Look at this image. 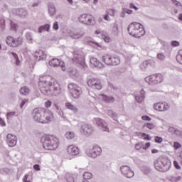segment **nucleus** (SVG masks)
Returning a JSON list of instances; mask_svg holds the SVG:
<instances>
[{"label": "nucleus", "mask_w": 182, "mask_h": 182, "mask_svg": "<svg viewBox=\"0 0 182 182\" xmlns=\"http://www.w3.org/2000/svg\"><path fill=\"white\" fill-rule=\"evenodd\" d=\"M85 153L88 157L96 159V157L102 154V148L99 146H91L86 149Z\"/></svg>", "instance_id": "10"}, {"label": "nucleus", "mask_w": 182, "mask_h": 182, "mask_svg": "<svg viewBox=\"0 0 182 182\" xmlns=\"http://www.w3.org/2000/svg\"><path fill=\"white\" fill-rule=\"evenodd\" d=\"M154 141L156 142V143H159V144L163 143V138L162 137H160V136H156L154 137Z\"/></svg>", "instance_id": "49"}, {"label": "nucleus", "mask_w": 182, "mask_h": 182, "mask_svg": "<svg viewBox=\"0 0 182 182\" xmlns=\"http://www.w3.org/2000/svg\"><path fill=\"white\" fill-rule=\"evenodd\" d=\"M156 77L154 76V75L148 76L146 77H145V82H146V83H148V85H151V86H153L154 85H156Z\"/></svg>", "instance_id": "30"}, {"label": "nucleus", "mask_w": 182, "mask_h": 182, "mask_svg": "<svg viewBox=\"0 0 182 182\" xmlns=\"http://www.w3.org/2000/svg\"><path fill=\"white\" fill-rule=\"evenodd\" d=\"M120 64V58L119 57H111V63L109 64V66H117V65Z\"/></svg>", "instance_id": "32"}, {"label": "nucleus", "mask_w": 182, "mask_h": 182, "mask_svg": "<svg viewBox=\"0 0 182 182\" xmlns=\"http://www.w3.org/2000/svg\"><path fill=\"white\" fill-rule=\"evenodd\" d=\"M32 117L34 122L41 123V124H48L50 122H53L55 117L53 112L49 109L43 111L42 108H36L32 113Z\"/></svg>", "instance_id": "2"}, {"label": "nucleus", "mask_w": 182, "mask_h": 182, "mask_svg": "<svg viewBox=\"0 0 182 182\" xmlns=\"http://www.w3.org/2000/svg\"><path fill=\"white\" fill-rule=\"evenodd\" d=\"M48 65L51 66V68H58V66H60L61 70L65 72L66 70V67L65 66V63L63 61H60V60L58 58H53L49 61Z\"/></svg>", "instance_id": "14"}, {"label": "nucleus", "mask_w": 182, "mask_h": 182, "mask_svg": "<svg viewBox=\"0 0 182 182\" xmlns=\"http://www.w3.org/2000/svg\"><path fill=\"white\" fill-rule=\"evenodd\" d=\"M66 151L69 156H77L79 154V148L74 144H71L67 147Z\"/></svg>", "instance_id": "17"}, {"label": "nucleus", "mask_w": 182, "mask_h": 182, "mask_svg": "<svg viewBox=\"0 0 182 182\" xmlns=\"http://www.w3.org/2000/svg\"><path fill=\"white\" fill-rule=\"evenodd\" d=\"M102 60L105 65L110 66V63H112V55L107 53L105 54L102 58Z\"/></svg>", "instance_id": "29"}, {"label": "nucleus", "mask_w": 182, "mask_h": 182, "mask_svg": "<svg viewBox=\"0 0 182 182\" xmlns=\"http://www.w3.org/2000/svg\"><path fill=\"white\" fill-rule=\"evenodd\" d=\"M171 46H179L180 43H178V41H173L171 42Z\"/></svg>", "instance_id": "61"}, {"label": "nucleus", "mask_w": 182, "mask_h": 182, "mask_svg": "<svg viewBox=\"0 0 182 182\" xmlns=\"http://www.w3.org/2000/svg\"><path fill=\"white\" fill-rule=\"evenodd\" d=\"M154 167L158 171L164 173L170 170V168L171 167V164H170V162L166 161V159L163 158H159L155 161Z\"/></svg>", "instance_id": "5"}, {"label": "nucleus", "mask_w": 182, "mask_h": 182, "mask_svg": "<svg viewBox=\"0 0 182 182\" xmlns=\"http://www.w3.org/2000/svg\"><path fill=\"white\" fill-rule=\"evenodd\" d=\"M29 177V175H28V174H26L25 176H24V177L23 178V182H31V181H28V178Z\"/></svg>", "instance_id": "64"}, {"label": "nucleus", "mask_w": 182, "mask_h": 182, "mask_svg": "<svg viewBox=\"0 0 182 182\" xmlns=\"http://www.w3.org/2000/svg\"><path fill=\"white\" fill-rule=\"evenodd\" d=\"M26 38L29 43H32V42H33V36L31 33H26Z\"/></svg>", "instance_id": "41"}, {"label": "nucleus", "mask_w": 182, "mask_h": 182, "mask_svg": "<svg viewBox=\"0 0 182 182\" xmlns=\"http://www.w3.org/2000/svg\"><path fill=\"white\" fill-rule=\"evenodd\" d=\"M154 109L157 112H167L170 109V105L166 102H156L154 105Z\"/></svg>", "instance_id": "13"}, {"label": "nucleus", "mask_w": 182, "mask_h": 182, "mask_svg": "<svg viewBox=\"0 0 182 182\" xmlns=\"http://www.w3.org/2000/svg\"><path fill=\"white\" fill-rule=\"evenodd\" d=\"M150 146H151V144L150 142H147L145 144V146L143 145L142 149L144 150H147V149H149V147H150Z\"/></svg>", "instance_id": "60"}, {"label": "nucleus", "mask_w": 182, "mask_h": 182, "mask_svg": "<svg viewBox=\"0 0 182 182\" xmlns=\"http://www.w3.org/2000/svg\"><path fill=\"white\" fill-rule=\"evenodd\" d=\"M121 173L124 176V177H127V178H132V177H134V172L132 171L130 167L127 166H122L120 167Z\"/></svg>", "instance_id": "15"}, {"label": "nucleus", "mask_w": 182, "mask_h": 182, "mask_svg": "<svg viewBox=\"0 0 182 182\" xmlns=\"http://www.w3.org/2000/svg\"><path fill=\"white\" fill-rule=\"evenodd\" d=\"M10 26L11 31H16V25L12 21H11Z\"/></svg>", "instance_id": "53"}, {"label": "nucleus", "mask_w": 182, "mask_h": 182, "mask_svg": "<svg viewBox=\"0 0 182 182\" xmlns=\"http://www.w3.org/2000/svg\"><path fill=\"white\" fill-rule=\"evenodd\" d=\"M155 77V83L157 85L158 83H161L163 82V75L161 74L154 75Z\"/></svg>", "instance_id": "37"}, {"label": "nucleus", "mask_w": 182, "mask_h": 182, "mask_svg": "<svg viewBox=\"0 0 182 182\" xmlns=\"http://www.w3.org/2000/svg\"><path fill=\"white\" fill-rule=\"evenodd\" d=\"M173 165H174L175 168H176V170H181V166H180V165H178V162H177V161H173Z\"/></svg>", "instance_id": "56"}, {"label": "nucleus", "mask_w": 182, "mask_h": 182, "mask_svg": "<svg viewBox=\"0 0 182 182\" xmlns=\"http://www.w3.org/2000/svg\"><path fill=\"white\" fill-rule=\"evenodd\" d=\"M54 106L57 110V113H58V114L60 116V117H65V114H63V111H62V109H60V107H59V105H58V104L55 103Z\"/></svg>", "instance_id": "38"}, {"label": "nucleus", "mask_w": 182, "mask_h": 182, "mask_svg": "<svg viewBox=\"0 0 182 182\" xmlns=\"http://www.w3.org/2000/svg\"><path fill=\"white\" fill-rule=\"evenodd\" d=\"M80 132L81 134L89 136L93 134V132H95V128H93L92 125L84 124L80 127Z\"/></svg>", "instance_id": "11"}, {"label": "nucleus", "mask_w": 182, "mask_h": 182, "mask_svg": "<svg viewBox=\"0 0 182 182\" xmlns=\"http://www.w3.org/2000/svg\"><path fill=\"white\" fill-rule=\"evenodd\" d=\"M145 93L146 92H144V90H141L138 95H134L135 100L137 103L143 102Z\"/></svg>", "instance_id": "23"}, {"label": "nucleus", "mask_w": 182, "mask_h": 182, "mask_svg": "<svg viewBox=\"0 0 182 182\" xmlns=\"http://www.w3.org/2000/svg\"><path fill=\"white\" fill-rule=\"evenodd\" d=\"M41 142L46 150H56L59 147V139L53 135H44Z\"/></svg>", "instance_id": "3"}, {"label": "nucleus", "mask_w": 182, "mask_h": 182, "mask_svg": "<svg viewBox=\"0 0 182 182\" xmlns=\"http://www.w3.org/2000/svg\"><path fill=\"white\" fill-rule=\"evenodd\" d=\"M23 42V38L22 36H19L17 38L12 37V36H8L6 38V43L10 48H19L22 43Z\"/></svg>", "instance_id": "7"}, {"label": "nucleus", "mask_w": 182, "mask_h": 182, "mask_svg": "<svg viewBox=\"0 0 182 182\" xmlns=\"http://www.w3.org/2000/svg\"><path fill=\"white\" fill-rule=\"evenodd\" d=\"M48 14L50 16H53L56 14V8H55V4L52 3L48 4Z\"/></svg>", "instance_id": "31"}, {"label": "nucleus", "mask_w": 182, "mask_h": 182, "mask_svg": "<svg viewBox=\"0 0 182 182\" xmlns=\"http://www.w3.org/2000/svg\"><path fill=\"white\" fill-rule=\"evenodd\" d=\"M112 26V33L114 36H119L120 35V30L119 29V24L117 23H114L111 25Z\"/></svg>", "instance_id": "25"}, {"label": "nucleus", "mask_w": 182, "mask_h": 182, "mask_svg": "<svg viewBox=\"0 0 182 182\" xmlns=\"http://www.w3.org/2000/svg\"><path fill=\"white\" fill-rule=\"evenodd\" d=\"M65 178L67 182H77V176L75 174L67 173Z\"/></svg>", "instance_id": "28"}, {"label": "nucleus", "mask_w": 182, "mask_h": 182, "mask_svg": "<svg viewBox=\"0 0 182 182\" xmlns=\"http://www.w3.org/2000/svg\"><path fill=\"white\" fill-rule=\"evenodd\" d=\"M70 76L73 77H77V76H79V73L76 70H73L70 72Z\"/></svg>", "instance_id": "44"}, {"label": "nucleus", "mask_w": 182, "mask_h": 182, "mask_svg": "<svg viewBox=\"0 0 182 182\" xmlns=\"http://www.w3.org/2000/svg\"><path fill=\"white\" fill-rule=\"evenodd\" d=\"M27 102H28V100H26V99L21 100V102L20 104L21 109H22V107H23L25 106V105H26Z\"/></svg>", "instance_id": "55"}, {"label": "nucleus", "mask_w": 182, "mask_h": 182, "mask_svg": "<svg viewBox=\"0 0 182 182\" xmlns=\"http://www.w3.org/2000/svg\"><path fill=\"white\" fill-rule=\"evenodd\" d=\"M135 149H136V150H140V149H143V144H141V143L136 144Z\"/></svg>", "instance_id": "57"}, {"label": "nucleus", "mask_w": 182, "mask_h": 182, "mask_svg": "<svg viewBox=\"0 0 182 182\" xmlns=\"http://www.w3.org/2000/svg\"><path fill=\"white\" fill-rule=\"evenodd\" d=\"M129 8H130L131 9H134V11H139V8H138L137 6H136L134 5V4H133V3H131V4H129Z\"/></svg>", "instance_id": "59"}, {"label": "nucleus", "mask_w": 182, "mask_h": 182, "mask_svg": "<svg viewBox=\"0 0 182 182\" xmlns=\"http://www.w3.org/2000/svg\"><path fill=\"white\" fill-rule=\"evenodd\" d=\"M90 63L91 65H92L93 66H95V68H99L100 69H102V68H104V65L97 60V58H90Z\"/></svg>", "instance_id": "24"}, {"label": "nucleus", "mask_w": 182, "mask_h": 182, "mask_svg": "<svg viewBox=\"0 0 182 182\" xmlns=\"http://www.w3.org/2000/svg\"><path fill=\"white\" fill-rule=\"evenodd\" d=\"M168 132L171 133V134H175V136L182 137V131L176 127H169L168 129Z\"/></svg>", "instance_id": "21"}, {"label": "nucleus", "mask_w": 182, "mask_h": 182, "mask_svg": "<svg viewBox=\"0 0 182 182\" xmlns=\"http://www.w3.org/2000/svg\"><path fill=\"white\" fill-rule=\"evenodd\" d=\"M10 172H11V170L8 168H4L0 169L1 174H9V173H10Z\"/></svg>", "instance_id": "46"}, {"label": "nucleus", "mask_w": 182, "mask_h": 182, "mask_svg": "<svg viewBox=\"0 0 182 182\" xmlns=\"http://www.w3.org/2000/svg\"><path fill=\"white\" fill-rule=\"evenodd\" d=\"M33 55L37 60H45L46 59V53L42 50H36Z\"/></svg>", "instance_id": "20"}, {"label": "nucleus", "mask_w": 182, "mask_h": 182, "mask_svg": "<svg viewBox=\"0 0 182 182\" xmlns=\"http://www.w3.org/2000/svg\"><path fill=\"white\" fill-rule=\"evenodd\" d=\"M14 15H17L20 18H26L28 16V11L25 9H16L13 11Z\"/></svg>", "instance_id": "19"}, {"label": "nucleus", "mask_w": 182, "mask_h": 182, "mask_svg": "<svg viewBox=\"0 0 182 182\" xmlns=\"http://www.w3.org/2000/svg\"><path fill=\"white\" fill-rule=\"evenodd\" d=\"M157 58L159 60H164L166 59V55H164V53H158L157 55Z\"/></svg>", "instance_id": "47"}, {"label": "nucleus", "mask_w": 182, "mask_h": 182, "mask_svg": "<svg viewBox=\"0 0 182 182\" xmlns=\"http://www.w3.org/2000/svg\"><path fill=\"white\" fill-rule=\"evenodd\" d=\"M16 143H18V137L13 134H8L6 135V144L9 147H15Z\"/></svg>", "instance_id": "16"}, {"label": "nucleus", "mask_w": 182, "mask_h": 182, "mask_svg": "<svg viewBox=\"0 0 182 182\" xmlns=\"http://www.w3.org/2000/svg\"><path fill=\"white\" fill-rule=\"evenodd\" d=\"M16 114V112H10L6 114V119H9Z\"/></svg>", "instance_id": "48"}, {"label": "nucleus", "mask_w": 182, "mask_h": 182, "mask_svg": "<svg viewBox=\"0 0 182 182\" xmlns=\"http://www.w3.org/2000/svg\"><path fill=\"white\" fill-rule=\"evenodd\" d=\"M74 58H73V63H78L80 65L82 68L85 69L87 68L86 63H85V56L83 55V53L80 50H75L73 52Z\"/></svg>", "instance_id": "8"}, {"label": "nucleus", "mask_w": 182, "mask_h": 182, "mask_svg": "<svg viewBox=\"0 0 182 182\" xmlns=\"http://www.w3.org/2000/svg\"><path fill=\"white\" fill-rule=\"evenodd\" d=\"M100 99H102L105 103H113L114 102V97L112 96H107L106 95L102 94L100 95Z\"/></svg>", "instance_id": "26"}, {"label": "nucleus", "mask_w": 182, "mask_h": 182, "mask_svg": "<svg viewBox=\"0 0 182 182\" xmlns=\"http://www.w3.org/2000/svg\"><path fill=\"white\" fill-rule=\"evenodd\" d=\"M101 38L103 39V41L107 43H109V42H112V38H110V36L107 34V33L103 32L101 34Z\"/></svg>", "instance_id": "35"}, {"label": "nucleus", "mask_w": 182, "mask_h": 182, "mask_svg": "<svg viewBox=\"0 0 182 182\" xmlns=\"http://www.w3.org/2000/svg\"><path fill=\"white\" fill-rule=\"evenodd\" d=\"M68 35L73 39H80V38H83V36L85 35V32L79 31V32H77V33H73L72 31H69Z\"/></svg>", "instance_id": "22"}, {"label": "nucleus", "mask_w": 182, "mask_h": 182, "mask_svg": "<svg viewBox=\"0 0 182 182\" xmlns=\"http://www.w3.org/2000/svg\"><path fill=\"white\" fill-rule=\"evenodd\" d=\"M65 109L70 110L73 113H77V112H78L77 107H76V106L73 105L70 102H65Z\"/></svg>", "instance_id": "27"}, {"label": "nucleus", "mask_w": 182, "mask_h": 182, "mask_svg": "<svg viewBox=\"0 0 182 182\" xmlns=\"http://www.w3.org/2000/svg\"><path fill=\"white\" fill-rule=\"evenodd\" d=\"M87 83L90 87H92V89H96L97 90H100L102 87L100 80L97 78L89 79Z\"/></svg>", "instance_id": "12"}, {"label": "nucleus", "mask_w": 182, "mask_h": 182, "mask_svg": "<svg viewBox=\"0 0 182 182\" xmlns=\"http://www.w3.org/2000/svg\"><path fill=\"white\" fill-rule=\"evenodd\" d=\"M53 29L55 31H58V29H59V23H58V21H55L53 23Z\"/></svg>", "instance_id": "54"}, {"label": "nucleus", "mask_w": 182, "mask_h": 182, "mask_svg": "<svg viewBox=\"0 0 182 182\" xmlns=\"http://www.w3.org/2000/svg\"><path fill=\"white\" fill-rule=\"evenodd\" d=\"M107 113L108 116H109L110 117H112L113 119V120H117V114H116V113H114L113 111L107 110Z\"/></svg>", "instance_id": "39"}, {"label": "nucleus", "mask_w": 182, "mask_h": 182, "mask_svg": "<svg viewBox=\"0 0 182 182\" xmlns=\"http://www.w3.org/2000/svg\"><path fill=\"white\" fill-rule=\"evenodd\" d=\"M124 13L127 14L128 15H132V14H133V10L126 9H124Z\"/></svg>", "instance_id": "63"}, {"label": "nucleus", "mask_w": 182, "mask_h": 182, "mask_svg": "<svg viewBox=\"0 0 182 182\" xmlns=\"http://www.w3.org/2000/svg\"><path fill=\"white\" fill-rule=\"evenodd\" d=\"M50 29V25L45 24L38 28V33H42V32H49Z\"/></svg>", "instance_id": "34"}, {"label": "nucleus", "mask_w": 182, "mask_h": 182, "mask_svg": "<svg viewBox=\"0 0 182 182\" xmlns=\"http://www.w3.org/2000/svg\"><path fill=\"white\" fill-rule=\"evenodd\" d=\"M107 15L109 16H114V14H116V11L114 9H109L107 11Z\"/></svg>", "instance_id": "51"}, {"label": "nucleus", "mask_w": 182, "mask_h": 182, "mask_svg": "<svg viewBox=\"0 0 182 182\" xmlns=\"http://www.w3.org/2000/svg\"><path fill=\"white\" fill-rule=\"evenodd\" d=\"M11 55L13 58H14V60H16V64L18 65L19 63H21V61L19 60V58L18 57V54L15 53H11Z\"/></svg>", "instance_id": "42"}, {"label": "nucleus", "mask_w": 182, "mask_h": 182, "mask_svg": "<svg viewBox=\"0 0 182 182\" xmlns=\"http://www.w3.org/2000/svg\"><path fill=\"white\" fill-rule=\"evenodd\" d=\"M38 86L41 93L47 96H58V95L62 93L60 85L55 79H50L48 81V80H43L40 78Z\"/></svg>", "instance_id": "1"}, {"label": "nucleus", "mask_w": 182, "mask_h": 182, "mask_svg": "<svg viewBox=\"0 0 182 182\" xmlns=\"http://www.w3.org/2000/svg\"><path fill=\"white\" fill-rule=\"evenodd\" d=\"M127 31L129 35L134 36V38H141V36H144L146 33V31H144L143 26L137 22L130 23Z\"/></svg>", "instance_id": "4"}, {"label": "nucleus", "mask_w": 182, "mask_h": 182, "mask_svg": "<svg viewBox=\"0 0 182 182\" xmlns=\"http://www.w3.org/2000/svg\"><path fill=\"white\" fill-rule=\"evenodd\" d=\"M173 149H175V150H178V149H181V144H180L179 142H174Z\"/></svg>", "instance_id": "50"}, {"label": "nucleus", "mask_w": 182, "mask_h": 182, "mask_svg": "<svg viewBox=\"0 0 182 182\" xmlns=\"http://www.w3.org/2000/svg\"><path fill=\"white\" fill-rule=\"evenodd\" d=\"M141 119H142V120H144L145 122H151V118L147 115H143L141 117Z\"/></svg>", "instance_id": "52"}, {"label": "nucleus", "mask_w": 182, "mask_h": 182, "mask_svg": "<svg viewBox=\"0 0 182 182\" xmlns=\"http://www.w3.org/2000/svg\"><path fill=\"white\" fill-rule=\"evenodd\" d=\"M78 20L81 23L92 26L95 25V17L90 14H83L78 17Z\"/></svg>", "instance_id": "9"}, {"label": "nucleus", "mask_w": 182, "mask_h": 182, "mask_svg": "<svg viewBox=\"0 0 182 182\" xmlns=\"http://www.w3.org/2000/svg\"><path fill=\"white\" fill-rule=\"evenodd\" d=\"M31 92V90L28 87H22L20 89V93L21 95H23V96H26V95H29V92Z\"/></svg>", "instance_id": "36"}, {"label": "nucleus", "mask_w": 182, "mask_h": 182, "mask_svg": "<svg viewBox=\"0 0 182 182\" xmlns=\"http://www.w3.org/2000/svg\"><path fill=\"white\" fill-rule=\"evenodd\" d=\"M95 123L97 124L98 127H100L103 132H109V127H107V123L101 118H95Z\"/></svg>", "instance_id": "18"}, {"label": "nucleus", "mask_w": 182, "mask_h": 182, "mask_svg": "<svg viewBox=\"0 0 182 182\" xmlns=\"http://www.w3.org/2000/svg\"><path fill=\"white\" fill-rule=\"evenodd\" d=\"M11 55L13 58H14V60H16V64L18 65L19 63H21V61L19 60V58L18 57V54L15 53H11Z\"/></svg>", "instance_id": "43"}, {"label": "nucleus", "mask_w": 182, "mask_h": 182, "mask_svg": "<svg viewBox=\"0 0 182 182\" xmlns=\"http://www.w3.org/2000/svg\"><path fill=\"white\" fill-rule=\"evenodd\" d=\"M68 88L69 90L70 96H72L73 99H79V97H80V95H82V88L79 87V85L71 82L68 84Z\"/></svg>", "instance_id": "6"}, {"label": "nucleus", "mask_w": 182, "mask_h": 182, "mask_svg": "<svg viewBox=\"0 0 182 182\" xmlns=\"http://www.w3.org/2000/svg\"><path fill=\"white\" fill-rule=\"evenodd\" d=\"M144 127H146L149 130H153V129H154V127H156V126H154V124H153L151 123H146V124H144Z\"/></svg>", "instance_id": "45"}, {"label": "nucleus", "mask_w": 182, "mask_h": 182, "mask_svg": "<svg viewBox=\"0 0 182 182\" xmlns=\"http://www.w3.org/2000/svg\"><path fill=\"white\" fill-rule=\"evenodd\" d=\"M0 126L1 127H5L6 126V122H5V120L4 119L0 117Z\"/></svg>", "instance_id": "58"}, {"label": "nucleus", "mask_w": 182, "mask_h": 182, "mask_svg": "<svg viewBox=\"0 0 182 182\" xmlns=\"http://www.w3.org/2000/svg\"><path fill=\"white\" fill-rule=\"evenodd\" d=\"M65 137L67 140H73V139L76 137V134H75V132L72 131H68L65 134Z\"/></svg>", "instance_id": "33"}, {"label": "nucleus", "mask_w": 182, "mask_h": 182, "mask_svg": "<svg viewBox=\"0 0 182 182\" xmlns=\"http://www.w3.org/2000/svg\"><path fill=\"white\" fill-rule=\"evenodd\" d=\"M44 106L45 107H47V108L50 107V106H52V102H50V100L46 102L44 104Z\"/></svg>", "instance_id": "62"}, {"label": "nucleus", "mask_w": 182, "mask_h": 182, "mask_svg": "<svg viewBox=\"0 0 182 182\" xmlns=\"http://www.w3.org/2000/svg\"><path fill=\"white\" fill-rule=\"evenodd\" d=\"M176 60L182 65V50H178V55H176Z\"/></svg>", "instance_id": "40"}]
</instances>
